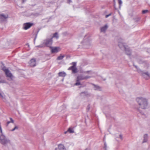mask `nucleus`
Here are the masks:
<instances>
[{
  "instance_id": "f257e3e1",
  "label": "nucleus",
  "mask_w": 150,
  "mask_h": 150,
  "mask_svg": "<svg viewBox=\"0 0 150 150\" xmlns=\"http://www.w3.org/2000/svg\"><path fill=\"white\" fill-rule=\"evenodd\" d=\"M136 101L141 108L145 109L147 108L148 103L146 98L142 97H138L136 99Z\"/></svg>"
},
{
  "instance_id": "f03ea898",
  "label": "nucleus",
  "mask_w": 150,
  "mask_h": 150,
  "mask_svg": "<svg viewBox=\"0 0 150 150\" xmlns=\"http://www.w3.org/2000/svg\"><path fill=\"white\" fill-rule=\"evenodd\" d=\"M52 38H47L43 41V42L42 44L38 45L37 47H42L46 46L50 47H51V46L52 45Z\"/></svg>"
},
{
  "instance_id": "7ed1b4c3",
  "label": "nucleus",
  "mask_w": 150,
  "mask_h": 150,
  "mask_svg": "<svg viewBox=\"0 0 150 150\" xmlns=\"http://www.w3.org/2000/svg\"><path fill=\"white\" fill-rule=\"evenodd\" d=\"M91 76H85L83 75H80L77 76L76 80V83L75 84V85L76 86H78L81 85L80 81L81 80H86L90 78Z\"/></svg>"
},
{
  "instance_id": "20e7f679",
  "label": "nucleus",
  "mask_w": 150,
  "mask_h": 150,
  "mask_svg": "<svg viewBox=\"0 0 150 150\" xmlns=\"http://www.w3.org/2000/svg\"><path fill=\"white\" fill-rule=\"evenodd\" d=\"M11 141L6 137L4 134H1L0 135V143L4 146H6L8 144H11Z\"/></svg>"
},
{
  "instance_id": "39448f33",
  "label": "nucleus",
  "mask_w": 150,
  "mask_h": 150,
  "mask_svg": "<svg viewBox=\"0 0 150 150\" xmlns=\"http://www.w3.org/2000/svg\"><path fill=\"white\" fill-rule=\"evenodd\" d=\"M72 66L70 67L68 69V70H72V72L74 73L77 72V69L76 67V63L73 62L72 63Z\"/></svg>"
},
{
  "instance_id": "423d86ee",
  "label": "nucleus",
  "mask_w": 150,
  "mask_h": 150,
  "mask_svg": "<svg viewBox=\"0 0 150 150\" xmlns=\"http://www.w3.org/2000/svg\"><path fill=\"white\" fill-rule=\"evenodd\" d=\"M33 25V23H25L23 25V28L25 30H27L29 28Z\"/></svg>"
},
{
  "instance_id": "0eeeda50",
  "label": "nucleus",
  "mask_w": 150,
  "mask_h": 150,
  "mask_svg": "<svg viewBox=\"0 0 150 150\" xmlns=\"http://www.w3.org/2000/svg\"><path fill=\"white\" fill-rule=\"evenodd\" d=\"M8 17L7 14H0V20L2 21H5Z\"/></svg>"
},
{
  "instance_id": "6e6552de",
  "label": "nucleus",
  "mask_w": 150,
  "mask_h": 150,
  "mask_svg": "<svg viewBox=\"0 0 150 150\" xmlns=\"http://www.w3.org/2000/svg\"><path fill=\"white\" fill-rule=\"evenodd\" d=\"M142 75L146 79H148L150 78V74L148 72L143 73L142 74Z\"/></svg>"
},
{
  "instance_id": "1a4fd4ad",
  "label": "nucleus",
  "mask_w": 150,
  "mask_h": 150,
  "mask_svg": "<svg viewBox=\"0 0 150 150\" xmlns=\"http://www.w3.org/2000/svg\"><path fill=\"white\" fill-rule=\"evenodd\" d=\"M36 64V60L34 59H32L30 61V65L31 67H35Z\"/></svg>"
},
{
  "instance_id": "9d476101",
  "label": "nucleus",
  "mask_w": 150,
  "mask_h": 150,
  "mask_svg": "<svg viewBox=\"0 0 150 150\" xmlns=\"http://www.w3.org/2000/svg\"><path fill=\"white\" fill-rule=\"evenodd\" d=\"M50 48L51 49V52L52 53H57L58 51V48L57 47H51Z\"/></svg>"
},
{
  "instance_id": "9b49d317",
  "label": "nucleus",
  "mask_w": 150,
  "mask_h": 150,
  "mask_svg": "<svg viewBox=\"0 0 150 150\" xmlns=\"http://www.w3.org/2000/svg\"><path fill=\"white\" fill-rule=\"evenodd\" d=\"M108 28V26L107 25H105L100 28V32L105 33Z\"/></svg>"
},
{
  "instance_id": "f8f14e48",
  "label": "nucleus",
  "mask_w": 150,
  "mask_h": 150,
  "mask_svg": "<svg viewBox=\"0 0 150 150\" xmlns=\"http://www.w3.org/2000/svg\"><path fill=\"white\" fill-rule=\"evenodd\" d=\"M6 76L8 77L11 78L12 76V74L10 72L8 69L5 72Z\"/></svg>"
},
{
  "instance_id": "ddd939ff",
  "label": "nucleus",
  "mask_w": 150,
  "mask_h": 150,
  "mask_svg": "<svg viewBox=\"0 0 150 150\" xmlns=\"http://www.w3.org/2000/svg\"><path fill=\"white\" fill-rule=\"evenodd\" d=\"M148 138V136L147 134H145L143 136V140L142 142L143 143L146 142Z\"/></svg>"
},
{
  "instance_id": "4468645a",
  "label": "nucleus",
  "mask_w": 150,
  "mask_h": 150,
  "mask_svg": "<svg viewBox=\"0 0 150 150\" xmlns=\"http://www.w3.org/2000/svg\"><path fill=\"white\" fill-rule=\"evenodd\" d=\"M139 63H142L144 64V65L145 66V67H146V68H148V67H149V64L146 61H144L143 62H139Z\"/></svg>"
},
{
  "instance_id": "2eb2a0df",
  "label": "nucleus",
  "mask_w": 150,
  "mask_h": 150,
  "mask_svg": "<svg viewBox=\"0 0 150 150\" xmlns=\"http://www.w3.org/2000/svg\"><path fill=\"white\" fill-rule=\"evenodd\" d=\"M125 50L126 54L129 55H131V51L129 49L126 48Z\"/></svg>"
},
{
  "instance_id": "dca6fc26",
  "label": "nucleus",
  "mask_w": 150,
  "mask_h": 150,
  "mask_svg": "<svg viewBox=\"0 0 150 150\" xmlns=\"http://www.w3.org/2000/svg\"><path fill=\"white\" fill-rule=\"evenodd\" d=\"M58 148L60 150H66L64 146L62 144H60L59 145Z\"/></svg>"
},
{
  "instance_id": "f3484780",
  "label": "nucleus",
  "mask_w": 150,
  "mask_h": 150,
  "mask_svg": "<svg viewBox=\"0 0 150 150\" xmlns=\"http://www.w3.org/2000/svg\"><path fill=\"white\" fill-rule=\"evenodd\" d=\"M67 132H69L70 133H73L74 132V131L73 129L71 128H69L67 131L65 132L64 133L66 134Z\"/></svg>"
},
{
  "instance_id": "a211bd4d",
  "label": "nucleus",
  "mask_w": 150,
  "mask_h": 150,
  "mask_svg": "<svg viewBox=\"0 0 150 150\" xmlns=\"http://www.w3.org/2000/svg\"><path fill=\"white\" fill-rule=\"evenodd\" d=\"M66 75V74L64 72H60L59 73V76H60L64 77Z\"/></svg>"
},
{
  "instance_id": "6ab92c4d",
  "label": "nucleus",
  "mask_w": 150,
  "mask_h": 150,
  "mask_svg": "<svg viewBox=\"0 0 150 150\" xmlns=\"http://www.w3.org/2000/svg\"><path fill=\"white\" fill-rule=\"evenodd\" d=\"M118 46L121 49L124 48V49H125V48H126L124 46L123 44L122 43H119L118 44Z\"/></svg>"
},
{
  "instance_id": "aec40b11",
  "label": "nucleus",
  "mask_w": 150,
  "mask_h": 150,
  "mask_svg": "<svg viewBox=\"0 0 150 150\" xmlns=\"http://www.w3.org/2000/svg\"><path fill=\"white\" fill-rule=\"evenodd\" d=\"M64 57V55H60L57 58V60H61Z\"/></svg>"
},
{
  "instance_id": "412c9836",
  "label": "nucleus",
  "mask_w": 150,
  "mask_h": 150,
  "mask_svg": "<svg viewBox=\"0 0 150 150\" xmlns=\"http://www.w3.org/2000/svg\"><path fill=\"white\" fill-rule=\"evenodd\" d=\"M54 37H55V38H58V34L57 33H54V34L53 37L52 38Z\"/></svg>"
},
{
  "instance_id": "4be33fe9",
  "label": "nucleus",
  "mask_w": 150,
  "mask_h": 150,
  "mask_svg": "<svg viewBox=\"0 0 150 150\" xmlns=\"http://www.w3.org/2000/svg\"><path fill=\"white\" fill-rule=\"evenodd\" d=\"M118 2L120 5L119 8H120L121 6V5L122 4V1L121 0H118Z\"/></svg>"
},
{
  "instance_id": "5701e85b",
  "label": "nucleus",
  "mask_w": 150,
  "mask_h": 150,
  "mask_svg": "<svg viewBox=\"0 0 150 150\" xmlns=\"http://www.w3.org/2000/svg\"><path fill=\"white\" fill-rule=\"evenodd\" d=\"M10 119L11 121H8L7 122V125H8L11 122L13 123L14 122V121L11 118H10Z\"/></svg>"
},
{
  "instance_id": "b1692460",
  "label": "nucleus",
  "mask_w": 150,
  "mask_h": 150,
  "mask_svg": "<svg viewBox=\"0 0 150 150\" xmlns=\"http://www.w3.org/2000/svg\"><path fill=\"white\" fill-rule=\"evenodd\" d=\"M2 69L3 70L4 72H5L6 70H7L8 69H6V67H2Z\"/></svg>"
},
{
  "instance_id": "393cba45",
  "label": "nucleus",
  "mask_w": 150,
  "mask_h": 150,
  "mask_svg": "<svg viewBox=\"0 0 150 150\" xmlns=\"http://www.w3.org/2000/svg\"><path fill=\"white\" fill-rule=\"evenodd\" d=\"M148 12V10H143L142 11V13L143 14L146 13Z\"/></svg>"
},
{
  "instance_id": "a878e982",
  "label": "nucleus",
  "mask_w": 150,
  "mask_h": 150,
  "mask_svg": "<svg viewBox=\"0 0 150 150\" xmlns=\"http://www.w3.org/2000/svg\"><path fill=\"white\" fill-rule=\"evenodd\" d=\"M18 127L17 126H16L14 128H13L11 130V131H14L15 130H16V129H18Z\"/></svg>"
},
{
  "instance_id": "bb28decb",
  "label": "nucleus",
  "mask_w": 150,
  "mask_h": 150,
  "mask_svg": "<svg viewBox=\"0 0 150 150\" xmlns=\"http://www.w3.org/2000/svg\"><path fill=\"white\" fill-rule=\"evenodd\" d=\"M91 71H85L83 72L85 74H91Z\"/></svg>"
},
{
  "instance_id": "cd10ccee",
  "label": "nucleus",
  "mask_w": 150,
  "mask_h": 150,
  "mask_svg": "<svg viewBox=\"0 0 150 150\" xmlns=\"http://www.w3.org/2000/svg\"><path fill=\"white\" fill-rule=\"evenodd\" d=\"M104 148L105 149V150H107V145L105 142L104 143Z\"/></svg>"
},
{
  "instance_id": "c85d7f7f",
  "label": "nucleus",
  "mask_w": 150,
  "mask_h": 150,
  "mask_svg": "<svg viewBox=\"0 0 150 150\" xmlns=\"http://www.w3.org/2000/svg\"><path fill=\"white\" fill-rule=\"evenodd\" d=\"M0 97L2 98H4V97L2 94L0 93Z\"/></svg>"
},
{
  "instance_id": "c756f323",
  "label": "nucleus",
  "mask_w": 150,
  "mask_h": 150,
  "mask_svg": "<svg viewBox=\"0 0 150 150\" xmlns=\"http://www.w3.org/2000/svg\"><path fill=\"white\" fill-rule=\"evenodd\" d=\"M111 15V13H110V14H109L108 15H106L105 16V18H107L109 16H110Z\"/></svg>"
},
{
  "instance_id": "7c9ffc66",
  "label": "nucleus",
  "mask_w": 150,
  "mask_h": 150,
  "mask_svg": "<svg viewBox=\"0 0 150 150\" xmlns=\"http://www.w3.org/2000/svg\"><path fill=\"white\" fill-rule=\"evenodd\" d=\"M90 108V106L89 105H88L87 107V109L88 110H89Z\"/></svg>"
},
{
  "instance_id": "2f4dec72",
  "label": "nucleus",
  "mask_w": 150,
  "mask_h": 150,
  "mask_svg": "<svg viewBox=\"0 0 150 150\" xmlns=\"http://www.w3.org/2000/svg\"><path fill=\"white\" fill-rule=\"evenodd\" d=\"M119 137L121 139H122V135H121V134L120 135H119Z\"/></svg>"
},
{
  "instance_id": "473e14b6",
  "label": "nucleus",
  "mask_w": 150,
  "mask_h": 150,
  "mask_svg": "<svg viewBox=\"0 0 150 150\" xmlns=\"http://www.w3.org/2000/svg\"><path fill=\"white\" fill-rule=\"evenodd\" d=\"M94 86H95V87L96 88V89H98V88L99 87V86H96V85H94Z\"/></svg>"
},
{
  "instance_id": "72a5a7b5",
  "label": "nucleus",
  "mask_w": 150,
  "mask_h": 150,
  "mask_svg": "<svg viewBox=\"0 0 150 150\" xmlns=\"http://www.w3.org/2000/svg\"><path fill=\"white\" fill-rule=\"evenodd\" d=\"M68 2L69 3L71 2V0H68Z\"/></svg>"
},
{
  "instance_id": "f704fd0d",
  "label": "nucleus",
  "mask_w": 150,
  "mask_h": 150,
  "mask_svg": "<svg viewBox=\"0 0 150 150\" xmlns=\"http://www.w3.org/2000/svg\"><path fill=\"white\" fill-rule=\"evenodd\" d=\"M26 1V0H23L22 3H23Z\"/></svg>"
},
{
  "instance_id": "c9c22d12",
  "label": "nucleus",
  "mask_w": 150,
  "mask_h": 150,
  "mask_svg": "<svg viewBox=\"0 0 150 150\" xmlns=\"http://www.w3.org/2000/svg\"><path fill=\"white\" fill-rule=\"evenodd\" d=\"M0 66H3V64L2 63H0Z\"/></svg>"
},
{
  "instance_id": "e433bc0d",
  "label": "nucleus",
  "mask_w": 150,
  "mask_h": 150,
  "mask_svg": "<svg viewBox=\"0 0 150 150\" xmlns=\"http://www.w3.org/2000/svg\"><path fill=\"white\" fill-rule=\"evenodd\" d=\"M134 66L135 67V68L136 69H137V66L136 65H134Z\"/></svg>"
},
{
  "instance_id": "4c0bfd02",
  "label": "nucleus",
  "mask_w": 150,
  "mask_h": 150,
  "mask_svg": "<svg viewBox=\"0 0 150 150\" xmlns=\"http://www.w3.org/2000/svg\"><path fill=\"white\" fill-rule=\"evenodd\" d=\"M140 112V113H141V114H142V115H143L144 114V113H142V112Z\"/></svg>"
},
{
  "instance_id": "58836bf2",
  "label": "nucleus",
  "mask_w": 150,
  "mask_h": 150,
  "mask_svg": "<svg viewBox=\"0 0 150 150\" xmlns=\"http://www.w3.org/2000/svg\"><path fill=\"white\" fill-rule=\"evenodd\" d=\"M114 8H115V9H116V8L115 7V4H114Z\"/></svg>"
},
{
  "instance_id": "ea45409f",
  "label": "nucleus",
  "mask_w": 150,
  "mask_h": 150,
  "mask_svg": "<svg viewBox=\"0 0 150 150\" xmlns=\"http://www.w3.org/2000/svg\"><path fill=\"white\" fill-rule=\"evenodd\" d=\"M114 2V4H115V0H113Z\"/></svg>"
},
{
  "instance_id": "a19ab883",
  "label": "nucleus",
  "mask_w": 150,
  "mask_h": 150,
  "mask_svg": "<svg viewBox=\"0 0 150 150\" xmlns=\"http://www.w3.org/2000/svg\"><path fill=\"white\" fill-rule=\"evenodd\" d=\"M84 93V92H82V93H81V94H83V93Z\"/></svg>"
},
{
  "instance_id": "79ce46f5",
  "label": "nucleus",
  "mask_w": 150,
  "mask_h": 150,
  "mask_svg": "<svg viewBox=\"0 0 150 150\" xmlns=\"http://www.w3.org/2000/svg\"><path fill=\"white\" fill-rule=\"evenodd\" d=\"M88 149H86L85 150H87Z\"/></svg>"
}]
</instances>
